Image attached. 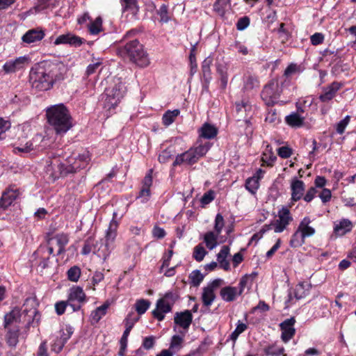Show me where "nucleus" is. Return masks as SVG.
<instances>
[{"mask_svg": "<svg viewBox=\"0 0 356 356\" xmlns=\"http://www.w3.org/2000/svg\"><path fill=\"white\" fill-rule=\"evenodd\" d=\"M65 79V66L60 62L43 60L35 64L29 73V81L33 88L46 91L55 83Z\"/></svg>", "mask_w": 356, "mask_h": 356, "instance_id": "nucleus-1", "label": "nucleus"}, {"mask_svg": "<svg viewBox=\"0 0 356 356\" xmlns=\"http://www.w3.org/2000/svg\"><path fill=\"white\" fill-rule=\"evenodd\" d=\"M137 33L136 29L126 33L120 40L122 44L117 48V55L124 60H128L140 68H144L149 66L150 60L144 46L138 39L132 38Z\"/></svg>", "mask_w": 356, "mask_h": 356, "instance_id": "nucleus-2", "label": "nucleus"}, {"mask_svg": "<svg viewBox=\"0 0 356 356\" xmlns=\"http://www.w3.org/2000/svg\"><path fill=\"white\" fill-rule=\"evenodd\" d=\"M91 161V154L89 151L83 150L77 155L73 154L67 157L64 162L58 164L52 162L47 168V175L51 182H54L60 177H65L70 174L86 168Z\"/></svg>", "mask_w": 356, "mask_h": 356, "instance_id": "nucleus-3", "label": "nucleus"}, {"mask_svg": "<svg viewBox=\"0 0 356 356\" xmlns=\"http://www.w3.org/2000/svg\"><path fill=\"white\" fill-rule=\"evenodd\" d=\"M46 115L49 124L56 134H65L72 127V118L69 109L63 104L47 108Z\"/></svg>", "mask_w": 356, "mask_h": 356, "instance_id": "nucleus-4", "label": "nucleus"}, {"mask_svg": "<svg viewBox=\"0 0 356 356\" xmlns=\"http://www.w3.org/2000/svg\"><path fill=\"white\" fill-rule=\"evenodd\" d=\"M32 316L27 313H6L4 316V326L8 330L6 335L7 343L15 347L18 343L19 331L22 323H26V327H29L31 323H33Z\"/></svg>", "mask_w": 356, "mask_h": 356, "instance_id": "nucleus-5", "label": "nucleus"}, {"mask_svg": "<svg viewBox=\"0 0 356 356\" xmlns=\"http://www.w3.org/2000/svg\"><path fill=\"white\" fill-rule=\"evenodd\" d=\"M210 147L211 144L209 142L200 143L196 147H191L184 153L178 154L172 165L174 167L183 164L193 165L196 163L200 159L206 155Z\"/></svg>", "mask_w": 356, "mask_h": 356, "instance_id": "nucleus-6", "label": "nucleus"}, {"mask_svg": "<svg viewBox=\"0 0 356 356\" xmlns=\"http://www.w3.org/2000/svg\"><path fill=\"white\" fill-rule=\"evenodd\" d=\"M127 89L121 78H115L114 85L106 90L104 107L111 111L114 109L124 97Z\"/></svg>", "mask_w": 356, "mask_h": 356, "instance_id": "nucleus-7", "label": "nucleus"}, {"mask_svg": "<svg viewBox=\"0 0 356 356\" xmlns=\"http://www.w3.org/2000/svg\"><path fill=\"white\" fill-rule=\"evenodd\" d=\"M278 217L279 218L275 220L273 223L264 225L260 232L253 234L250 242L253 241H257L262 236L263 233L273 229L272 227H273L275 232H282L289 222V208L287 207H282L278 212Z\"/></svg>", "mask_w": 356, "mask_h": 356, "instance_id": "nucleus-8", "label": "nucleus"}, {"mask_svg": "<svg viewBox=\"0 0 356 356\" xmlns=\"http://www.w3.org/2000/svg\"><path fill=\"white\" fill-rule=\"evenodd\" d=\"M117 217V213L114 212L113 214V218L110 222L106 234V243L104 245L103 248H99L97 251V256L102 258L104 261L109 257L111 250H109L110 243L113 242L117 236V229L118 223L115 220Z\"/></svg>", "mask_w": 356, "mask_h": 356, "instance_id": "nucleus-9", "label": "nucleus"}, {"mask_svg": "<svg viewBox=\"0 0 356 356\" xmlns=\"http://www.w3.org/2000/svg\"><path fill=\"white\" fill-rule=\"evenodd\" d=\"M282 91L277 81L271 80L264 87L261 97L268 106H273L278 100Z\"/></svg>", "mask_w": 356, "mask_h": 356, "instance_id": "nucleus-10", "label": "nucleus"}, {"mask_svg": "<svg viewBox=\"0 0 356 356\" xmlns=\"http://www.w3.org/2000/svg\"><path fill=\"white\" fill-rule=\"evenodd\" d=\"M70 241L69 234L67 233H58L55 235L48 233L47 235L46 244L44 245L47 248H51L54 250V246L58 247L56 255H60L65 252V246L68 244Z\"/></svg>", "mask_w": 356, "mask_h": 356, "instance_id": "nucleus-11", "label": "nucleus"}, {"mask_svg": "<svg viewBox=\"0 0 356 356\" xmlns=\"http://www.w3.org/2000/svg\"><path fill=\"white\" fill-rule=\"evenodd\" d=\"M69 306L74 312L81 309L82 305L86 302V294L80 286H73L70 289L67 298Z\"/></svg>", "mask_w": 356, "mask_h": 356, "instance_id": "nucleus-12", "label": "nucleus"}, {"mask_svg": "<svg viewBox=\"0 0 356 356\" xmlns=\"http://www.w3.org/2000/svg\"><path fill=\"white\" fill-rule=\"evenodd\" d=\"M73 332L74 328L72 326L69 325L63 326L59 331L58 336L52 342L51 350L56 353H60Z\"/></svg>", "mask_w": 356, "mask_h": 356, "instance_id": "nucleus-13", "label": "nucleus"}, {"mask_svg": "<svg viewBox=\"0 0 356 356\" xmlns=\"http://www.w3.org/2000/svg\"><path fill=\"white\" fill-rule=\"evenodd\" d=\"M33 255L37 260L36 264L42 270L49 267L51 255L56 256L54 254V249L47 248L44 245H40L34 252Z\"/></svg>", "mask_w": 356, "mask_h": 356, "instance_id": "nucleus-14", "label": "nucleus"}, {"mask_svg": "<svg viewBox=\"0 0 356 356\" xmlns=\"http://www.w3.org/2000/svg\"><path fill=\"white\" fill-rule=\"evenodd\" d=\"M21 195L15 185H10L2 193L0 199V208L6 210Z\"/></svg>", "mask_w": 356, "mask_h": 356, "instance_id": "nucleus-15", "label": "nucleus"}, {"mask_svg": "<svg viewBox=\"0 0 356 356\" xmlns=\"http://www.w3.org/2000/svg\"><path fill=\"white\" fill-rule=\"evenodd\" d=\"M177 292L168 291L156 302V307L152 312H171L173 305L179 300Z\"/></svg>", "mask_w": 356, "mask_h": 356, "instance_id": "nucleus-16", "label": "nucleus"}, {"mask_svg": "<svg viewBox=\"0 0 356 356\" xmlns=\"http://www.w3.org/2000/svg\"><path fill=\"white\" fill-rule=\"evenodd\" d=\"M153 169H149L141 182L142 186L136 199H140L142 203H146L150 199L152 195L150 188L153 184Z\"/></svg>", "mask_w": 356, "mask_h": 356, "instance_id": "nucleus-17", "label": "nucleus"}, {"mask_svg": "<svg viewBox=\"0 0 356 356\" xmlns=\"http://www.w3.org/2000/svg\"><path fill=\"white\" fill-rule=\"evenodd\" d=\"M30 58L27 56H19L14 60L6 61L2 67L5 74H13L24 69L29 63Z\"/></svg>", "mask_w": 356, "mask_h": 356, "instance_id": "nucleus-18", "label": "nucleus"}, {"mask_svg": "<svg viewBox=\"0 0 356 356\" xmlns=\"http://www.w3.org/2000/svg\"><path fill=\"white\" fill-rule=\"evenodd\" d=\"M86 42V40L78 35L67 33L66 34L60 35L54 41L55 45L69 44L71 47H79Z\"/></svg>", "mask_w": 356, "mask_h": 356, "instance_id": "nucleus-19", "label": "nucleus"}, {"mask_svg": "<svg viewBox=\"0 0 356 356\" xmlns=\"http://www.w3.org/2000/svg\"><path fill=\"white\" fill-rule=\"evenodd\" d=\"M45 36V32L42 28L28 30L22 37L24 46L30 45L40 42Z\"/></svg>", "mask_w": 356, "mask_h": 356, "instance_id": "nucleus-20", "label": "nucleus"}, {"mask_svg": "<svg viewBox=\"0 0 356 356\" xmlns=\"http://www.w3.org/2000/svg\"><path fill=\"white\" fill-rule=\"evenodd\" d=\"M343 84L338 81H333L326 87L322 88V93L318 99L321 102L326 103L331 101L336 95L338 91L341 88Z\"/></svg>", "mask_w": 356, "mask_h": 356, "instance_id": "nucleus-21", "label": "nucleus"}, {"mask_svg": "<svg viewBox=\"0 0 356 356\" xmlns=\"http://www.w3.org/2000/svg\"><path fill=\"white\" fill-rule=\"evenodd\" d=\"M174 319L176 325L175 330H176V327H179L180 330L178 332L182 335H185L192 322V313H176Z\"/></svg>", "mask_w": 356, "mask_h": 356, "instance_id": "nucleus-22", "label": "nucleus"}, {"mask_svg": "<svg viewBox=\"0 0 356 356\" xmlns=\"http://www.w3.org/2000/svg\"><path fill=\"white\" fill-rule=\"evenodd\" d=\"M218 132V129L214 125L208 122L204 123L202 126L198 129L199 138L197 141V144L199 145L200 143H202L201 138H214L217 136Z\"/></svg>", "mask_w": 356, "mask_h": 356, "instance_id": "nucleus-23", "label": "nucleus"}, {"mask_svg": "<svg viewBox=\"0 0 356 356\" xmlns=\"http://www.w3.org/2000/svg\"><path fill=\"white\" fill-rule=\"evenodd\" d=\"M213 60L210 57L206 58L202 63V73L203 76V88L208 91L210 82L212 79L211 66Z\"/></svg>", "mask_w": 356, "mask_h": 356, "instance_id": "nucleus-24", "label": "nucleus"}, {"mask_svg": "<svg viewBox=\"0 0 356 356\" xmlns=\"http://www.w3.org/2000/svg\"><path fill=\"white\" fill-rule=\"evenodd\" d=\"M305 184L302 181L297 179V178L293 179L291 183V199L293 201L300 200L303 197L305 192Z\"/></svg>", "mask_w": 356, "mask_h": 356, "instance_id": "nucleus-25", "label": "nucleus"}, {"mask_svg": "<svg viewBox=\"0 0 356 356\" xmlns=\"http://www.w3.org/2000/svg\"><path fill=\"white\" fill-rule=\"evenodd\" d=\"M216 68L219 76L220 88L222 92H225L228 83V68L225 64L221 63H216Z\"/></svg>", "mask_w": 356, "mask_h": 356, "instance_id": "nucleus-26", "label": "nucleus"}, {"mask_svg": "<svg viewBox=\"0 0 356 356\" xmlns=\"http://www.w3.org/2000/svg\"><path fill=\"white\" fill-rule=\"evenodd\" d=\"M230 248L228 245H223L217 254V261L219 264L220 268L223 270L228 271L230 270V264L229 261L227 259L229 255Z\"/></svg>", "mask_w": 356, "mask_h": 356, "instance_id": "nucleus-27", "label": "nucleus"}, {"mask_svg": "<svg viewBox=\"0 0 356 356\" xmlns=\"http://www.w3.org/2000/svg\"><path fill=\"white\" fill-rule=\"evenodd\" d=\"M221 298L227 302L234 301L238 295V288L234 286H225L220 290Z\"/></svg>", "mask_w": 356, "mask_h": 356, "instance_id": "nucleus-28", "label": "nucleus"}, {"mask_svg": "<svg viewBox=\"0 0 356 356\" xmlns=\"http://www.w3.org/2000/svg\"><path fill=\"white\" fill-rule=\"evenodd\" d=\"M230 7L231 0H216L213 4V10L220 17H223Z\"/></svg>", "mask_w": 356, "mask_h": 356, "instance_id": "nucleus-29", "label": "nucleus"}, {"mask_svg": "<svg viewBox=\"0 0 356 356\" xmlns=\"http://www.w3.org/2000/svg\"><path fill=\"white\" fill-rule=\"evenodd\" d=\"M103 20L102 17H96L95 20L91 19L90 23L87 24L88 31L90 35H96L103 31Z\"/></svg>", "mask_w": 356, "mask_h": 356, "instance_id": "nucleus-30", "label": "nucleus"}, {"mask_svg": "<svg viewBox=\"0 0 356 356\" xmlns=\"http://www.w3.org/2000/svg\"><path fill=\"white\" fill-rule=\"evenodd\" d=\"M311 220L309 217H305L300 222L298 229L301 232L305 238L312 236L315 234L314 228L310 227L309 225Z\"/></svg>", "mask_w": 356, "mask_h": 356, "instance_id": "nucleus-31", "label": "nucleus"}, {"mask_svg": "<svg viewBox=\"0 0 356 356\" xmlns=\"http://www.w3.org/2000/svg\"><path fill=\"white\" fill-rule=\"evenodd\" d=\"M259 81L254 75L248 74L243 78V90L245 91H250L256 88H259Z\"/></svg>", "mask_w": 356, "mask_h": 356, "instance_id": "nucleus-32", "label": "nucleus"}, {"mask_svg": "<svg viewBox=\"0 0 356 356\" xmlns=\"http://www.w3.org/2000/svg\"><path fill=\"white\" fill-rule=\"evenodd\" d=\"M97 241L95 238L90 236L85 241L83 246L81 250V254L83 255H88L90 252H93L97 255V250H96Z\"/></svg>", "mask_w": 356, "mask_h": 356, "instance_id": "nucleus-33", "label": "nucleus"}, {"mask_svg": "<svg viewBox=\"0 0 356 356\" xmlns=\"http://www.w3.org/2000/svg\"><path fill=\"white\" fill-rule=\"evenodd\" d=\"M352 229V223L349 220L343 219L336 224L334 227V233L338 236H343Z\"/></svg>", "mask_w": 356, "mask_h": 356, "instance_id": "nucleus-34", "label": "nucleus"}, {"mask_svg": "<svg viewBox=\"0 0 356 356\" xmlns=\"http://www.w3.org/2000/svg\"><path fill=\"white\" fill-rule=\"evenodd\" d=\"M156 14L160 17L159 22L165 24L169 22L172 18V14L169 12V8L167 4L163 3L159 9L156 10Z\"/></svg>", "mask_w": 356, "mask_h": 356, "instance_id": "nucleus-35", "label": "nucleus"}, {"mask_svg": "<svg viewBox=\"0 0 356 356\" xmlns=\"http://www.w3.org/2000/svg\"><path fill=\"white\" fill-rule=\"evenodd\" d=\"M219 234L213 232H207L204 236V241L206 246L210 250H213L218 245V237Z\"/></svg>", "mask_w": 356, "mask_h": 356, "instance_id": "nucleus-36", "label": "nucleus"}, {"mask_svg": "<svg viewBox=\"0 0 356 356\" xmlns=\"http://www.w3.org/2000/svg\"><path fill=\"white\" fill-rule=\"evenodd\" d=\"M269 147V145H268L266 152L263 153L261 161L263 162L262 165L271 167L273 165L277 157L272 152L271 147L268 149Z\"/></svg>", "mask_w": 356, "mask_h": 356, "instance_id": "nucleus-37", "label": "nucleus"}, {"mask_svg": "<svg viewBox=\"0 0 356 356\" xmlns=\"http://www.w3.org/2000/svg\"><path fill=\"white\" fill-rule=\"evenodd\" d=\"M180 111L175 109L173 111H167L162 117V122L165 126H169L172 124L176 118L179 115Z\"/></svg>", "mask_w": 356, "mask_h": 356, "instance_id": "nucleus-38", "label": "nucleus"}, {"mask_svg": "<svg viewBox=\"0 0 356 356\" xmlns=\"http://www.w3.org/2000/svg\"><path fill=\"white\" fill-rule=\"evenodd\" d=\"M260 177L258 175L257 177H249L245 181V187L251 194L254 195L257 193L259 187V179Z\"/></svg>", "mask_w": 356, "mask_h": 356, "instance_id": "nucleus-39", "label": "nucleus"}, {"mask_svg": "<svg viewBox=\"0 0 356 356\" xmlns=\"http://www.w3.org/2000/svg\"><path fill=\"white\" fill-rule=\"evenodd\" d=\"M39 305V303L37 299L35 297H29L27 298L24 304H23V311L22 312H38L37 308Z\"/></svg>", "mask_w": 356, "mask_h": 356, "instance_id": "nucleus-40", "label": "nucleus"}, {"mask_svg": "<svg viewBox=\"0 0 356 356\" xmlns=\"http://www.w3.org/2000/svg\"><path fill=\"white\" fill-rule=\"evenodd\" d=\"M305 117L299 113H291V127L299 128L304 125Z\"/></svg>", "mask_w": 356, "mask_h": 356, "instance_id": "nucleus-41", "label": "nucleus"}, {"mask_svg": "<svg viewBox=\"0 0 356 356\" xmlns=\"http://www.w3.org/2000/svg\"><path fill=\"white\" fill-rule=\"evenodd\" d=\"M81 274V268L78 266H73L67 271V279L73 282H76Z\"/></svg>", "mask_w": 356, "mask_h": 356, "instance_id": "nucleus-42", "label": "nucleus"}, {"mask_svg": "<svg viewBox=\"0 0 356 356\" xmlns=\"http://www.w3.org/2000/svg\"><path fill=\"white\" fill-rule=\"evenodd\" d=\"M215 298V294L213 289L211 288H204L202 293V302L205 305H210Z\"/></svg>", "mask_w": 356, "mask_h": 356, "instance_id": "nucleus-43", "label": "nucleus"}, {"mask_svg": "<svg viewBox=\"0 0 356 356\" xmlns=\"http://www.w3.org/2000/svg\"><path fill=\"white\" fill-rule=\"evenodd\" d=\"M204 276L201 273L200 270H195L189 275L190 283L193 286H198L203 281Z\"/></svg>", "mask_w": 356, "mask_h": 356, "instance_id": "nucleus-44", "label": "nucleus"}, {"mask_svg": "<svg viewBox=\"0 0 356 356\" xmlns=\"http://www.w3.org/2000/svg\"><path fill=\"white\" fill-rule=\"evenodd\" d=\"M264 352L266 355L280 356L283 354L284 348L276 344H273L266 347L264 348Z\"/></svg>", "mask_w": 356, "mask_h": 356, "instance_id": "nucleus-45", "label": "nucleus"}, {"mask_svg": "<svg viewBox=\"0 0 356 356\" xmlns=\"http://www.w3.org/2000/svg\"><path fill=\"white\" fill-rule=\"evenodd\" d=\"M305 237L303 236L301 232L298 230L293 234L291 238V247H299L301 246L305 242Z\"/></svg>", "mask_w": 356, "mask_h": 356, "instance_id": "nucleus-46", "label": "nucleus"}, {"mask_svg": "<svg viewBox=\"0 0 356 356\" xmlns=\"http://www.w3.org/2000/svg\"><path fill=\"white\" fill-rule=\"evenodd\" d=\"M182 342H183L182 337H180L179 335H174L172 337V340H171V343H170V350L173 353H177L181 348Z\"/></svg>", "mask_w": 356, "mask_h": 356, "instance_id": "nucleus-47", "label": "nucleus"}, {"mask_svg": "<svg viewBox=\"0 0 356 356\" xmlns=\"http://www.w3.org/2000/svg\"><path fill=\"white\" fill-rule=\"evenodd\" d=\"M207 252L204 248L201 245H197L194 248L193 257L198 262L202 261Z\"/></svg>", "mask_w": 356, "mask_h": 356, "instance_id": "nucleus-48", "label": "nucleus"}, {"mask_svg": "<svg viewBox=\"0 0 356 356\" xmlns=\"http://www.w3.org/2000/svg\"><path fill=\"white\" fill-rule=\"evenodd\" d=\"M282 332V339L284 342H287L289 340V318L286 319L280 324Z\"/></svg>", "mask_w": 356, "mask_h": 356, "instance_id": "nucleus-49", "label": "nucleus"}, {"mask_svg": "<svg viewBox=\"0 0 356 356\" xmlns=\"http://www.w3.org/2000/svg\"><path fill=\"white\" fill-rule=\"evenodd\" d=\"M236 111L237 113H239L242 111H249L252 108V106L250 105L249 101L243 99L240 102H236L235 103Z\"/></svg>", "mask_w": 356, "mask_h": 356, "instance_id": "nucleus-50", "label": "nucleus"}, {"mask_svg": "<svg viewBox=\"0 0 356 356\" xmlns=\"http://www.w3.org/2000/svg\"><path fill=\"white\" fill-rule=\"evenodd\" d=\"M151 302L148 300H138L135 303L136 312H146L149 308Z\"/></svg>", "mask_w": 356, "mask_h": 356, "instance_id": "nucleus-51", "label": "nucleus"}, {"mask_svg": "<svg viewBox=\"0 0 356 356\" xmlns=\"http://www.w3.org/2000/svg\"><path fill=\"white\" fill-rule=\"evenodd\" d=\"M278 34H279V40L280 41L284 44L286 41L289 39V33L288 30L285 29V24L284 23H280V27L278 28Z\"/></svg>", "mask_w": 356, "mask_h": 356, "instance_id": "nucleus-52", "label": "nucleus"}, {"mask_svg": "<svg viewBox=\"0 0 356 356\" xmlns=\"http://www.w3.org/2000/svg\"><path fill=\"white\" fill-rule=\"evenodd\" d=\"M250 24V19L248 16L240 17L236 24L238 31H243L249 26Z\"/></svg>", "mask_w": 356, "mask_h": 356, "instance_id": "nucleus-53", "label": "nucleus"}, {"mask_svg": "<svg viewBox=\"0 0 356 356\" xmlns=\"http://www.w3.org/2000/svg\"><path fill=\"white\" fill-rule=\"evenodd\" d=\"M225 225L224 218L221 213H218L215 218L214 230L216 233L220 234Z\"/></svg>", "mask_w": 356, "mask_h": 356, "instance_id": "nucleus-54", "label": "nucleus"}, {"mask_svg": "<svg viewBox=\"0 0 356 356\" xmlns=\"http://www.w3.org/2000/svg\"><path fill=\"white\" fill-rule=\"evenodd\" d=\"M195 47H193L191 50V53L189 55V60H190V66H191V75L193 76L195 73H196L197 70V64L195 55Z\"/></svg>", "mask_w": 356, "mask_h": 356, "instance_id": "nucleus-55", "label": "nucleus"}, {"mask_svg": "<svg viewBox=\"0 0 356 356\" xmlns=\"http://www.w3.org/2000/svg\"><path fill=\"white\" fill-rule=\"evenodd\" d=\"M350 122V116L346 115L343 120L337 124L336 131L338 134H342Z\"/></svg>", "mask_w": 356, "mask_h": 356, "instance_id": "nucleus-56", "label": "nucleus"}, {"mask_svg": "<svg viewBox=\"0 0 356 356\" xmlns=\"http://www.w3.org/2000/svg\"><path fill=\"white\" fill-rule=\"evenodd\" d=\"M155 344V337L153 336L145 337L143 338L142 349L149 350L154 347Z\"/></svg>", "mask_w": 356, "mask_h": 356, "instance_id": "nucleus-57", "label": "nucleus"}, {"mask_svg": "<svg viewBox=\"0 0 356 356\" xmlns=\"http://www.w3.org/2000/svg\"><path fill=\"white\" fill-rule=\"evenodd\" d=\"M139 320V316H133L132 314H129L127 317L124 319V323L125 327L130 330L133 328L135 323Z\"/></svg>", "mask_w": 356, "mask_h": 356, "instance_id": "nucleus-58", "label": "nucleus"}, {"mask_svg": "<svg viewBox=\"0 0 356 356\" xmlns=\"http://www.w3.org/2000/svg\"><path fill=\"white\" fill-rule=\"evenodd\" d=\"M215 198L214 192L212 190H209L206 192L201 197L200 202L202 204H208L211 203Z\"/></svg>", "mask_w": 356, "mask_h": 356, "instance_id": "nucleus-59", "label": "nucleus"}, {"mask_svg": "<svg viewBox=\"0 0 356 356\" xmlns=\"http://www.w3.org/2000/svg\"><path fill=\"white\" fill-rule=\"evenodd\" d=\"M123 11L133 10L137 6L136 0H120Z\"/></svg>", "mask_w": 356, "mask_h": 356, "instance_id": "nucleus-60", "label": "nucleus"}, {"mask_svg": "<svg viewBox=\"0 0 356 356\" xmlns=\"http://www.w3.org/2000/svg\"><path fill=\"white\" fill-rule=\"evenodd\" d=\"M104 278V275L102 272L96 271L95 272L92 280L91 284L92 285V290H95V286H97L100 282H102Z\"/></svg>", "mask_w": 356, "mask_h": 356, "instance_id": "nucleus-61", "label": "nucleus"}, {"mask_svg": "<svg viewBox=\"0 0 356 356\" xmlns=\"http://www.w3.org/2000/svg\"><path fill=\"white\" fill-rule=\"evenodd\" d=\"M102 64V63L100 61H97L93 64H90L86 68V75L88 77L89 76L95 74Z\"/></svg>", "mask_w": 356, "mask_h": 356, "instance_id": "nucleus-62", "label": "nucleus"}, {"mask_svg": "<svg viewBox=\"0 0 356 356\" xmlns=\"http://www.w3.org/2000/svg\"><path fill=\"white\" fill-rule=\"evenodd\" d=\"M310 40L313 45H318L323 42L324 35L321 33H315L311 36Z\"/></svg>", "mask_w": 356, "mask_h": 356, "instance_id": "nucleus-63", "label": "nucleus"}, {"mask_svg": "<svg viewBox=\"0 0 356 356\" xmlns=\"http://www.w3.org/2000/svg\"><path fill=\"white\" fill-rule=\"evenodd\" d=\"M318 191L316 188V187H311L305 194V195H303V199L305 202H311L314 197L316 196Z\"/></svg>", "mask_w": 356, "mask_h": 356, "instance_id": "nucleus-64", "label": "nucleus"}]
</instances>
